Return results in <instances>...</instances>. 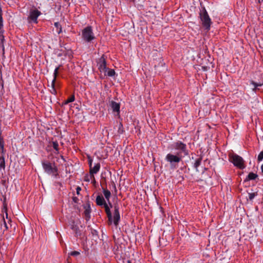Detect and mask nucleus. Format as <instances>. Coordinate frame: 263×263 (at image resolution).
I'll use <instances>...</instances> for the list:
<instances>
[{
    "mask_svg": "<svg viewBox=\"0 0 263 263\" xmlns=\"http://www.w3.org/2000/svg\"><path fill=\"white\" fill-rule=\"evenodd\" d=\"M173 148L178 151L176 155L169 153L165 157V160L170 164L171 168L175 170L178 164L182 160L183 157L189 155V151L186 145L180 141H177L172 144Z\"/></svg>",
    "mask_w": 263,
    "mask_h": 263,
    "instance_id": "nucleus-1",
    "label": "nucleus"
},
{
    "mask_svg": "<svg viewBox=\"0 0 263 263\" xmlns=\"http://www.w3.org/2000/svg\"><path fill=\"white\" fill-rule=\"evenodd\" d=\"M105 208V211L108 218V223L109 225L112 224L114 223V225L117 227L119 225V221H120V215L119 213V208L118 205L114 206V215L112 216L110 208L107 203L103 205Z\"/></svg>",
    "mask_w": 263,
    "mask_h": 263,
    "instance_id": "nucleus-2",
    "label": "nucleus"
},
{
    "mask_svg": "<svg viewBox=\"0 0 263 263\" xmlns=\"http://www.w3.org/2000/svg\"><path fill=\"white\" fill-rule=\"evenodd\" d=\"M42 165L46 173L57 177L58 176V168L54 162H50L48 160H43L42 161Z\"/></svg>",
    "mask_w": 263,
    "mask_h": 263,
    "instance_id": "nucleus-3",
    "label": "nucleus"
},
{
    "mask_svg": "<svg viewBox=\"0 0 263 263\" xmlns=\"http://www.w3.org/2000/svg\"><path fill=\"white\" fill-rule=\"evenodd\" d=\"M199 17L202 26L205 30L209 31L210 29L212 21L204 7H201L200 10Z\"/></svg>",
    "mask_w": 263,
    "mask_h": 263,
    "instance_id": "nucleus-4",
    "label": "nucleus"
},
{
    "mask_svg": "<svg viewBox=\"0 0 263 263\" xmlns=\"http://www.w3.org/2000/svg\"><path fill=\"white\" fill-rule=\"evenodd\" d=\"M80 222L79 219L75 220L72 218H71L68 222V226L73 231L74 236L76 237H81L82 236L84 237L85 236L84 233L83 232V231L80 229V228L79 226ZM80 227L83 228V226L81 225Z\"/></svg>",
    "mask_w": 263,
    "mask_h": 263,
    "instance_id": "nucleus-5",
    "label": "nucleus"
},
{
    "mask_svg": "<svg viewBox=\"0 0 263 263\" xmlns=\"http://www.w3.org/2000/svg\"><path fill=\"white\" fill-rule=\"evenodd\" d=\"M82 39L86 42L89 43L95 39L92 28L91 26H87L82 31Z\"/></svg>",
    "mask_w": 263,
    "mask_h": 263,
    "instance_id": "nucleus-6",
    "label": "nucleus"
},
{
    "mask_svg": "<svg viewBox=\"0 0 263 263\" xmlns=\"http://www.w3.org/2000/svg\"><path fill=\"white\" fill-rule=\"evenodd\" d=\"M229 160L233 163L234 166L240 169H243L245 167L243 159L237 154H233L230 155Z\"/></svg>",
    "mask_w": 263,
    "mask_h": 263,
    "instance_id": "nucleus-7",
    "label": "nucleus"
},
{
    "mask_svg": "<svg viewBox=\"0 0 263 263\" xmlns=\"http://www.w3.org/2000/svg\"><path fill=\"white\" fill-rule=\"evenodd\" d=\"M41 14V12L36 9H31L28 17L29 23H37V17Z\"/></svg>",
    "mask_w": 263,
    "mask_h": 263,
    "instance_id": "nucleus-8",
    "label": "nucleus"
},
{
    "mask_svg": "<svg viewBox=\"0 0 263 263\" xmlns=\"http://www.w3.org/2000/svg\"><path fill=\"white\" fill-rule=\"evenodd\" d=\"M97 66L98 69L101 72L106 73L108 69L106 67V58L104 54H103L101 57L99 59L97 62Z\"/></svg>",
    "mask_w": 263,
    "mask_h": 263,
    "instance_id": "nucleus-9",
    "label": "nucleus"
},
{
    "mask_svg": "<svg viewBox=\"0 0 263 263\" xmlns=\"http://www.w3.org/2000/svg\"><path fill=\"white\" fill-rule=\"evenodd\" d=\"M60 66L57 67L54 69V73H53V79L51 83V89L50 90V92L52 94H53L54 95H55L57 94V90L55 88V83L57 77L58 75V70L60 68Z\"/></svg>",
    "mask_w": 263,
    "mask_h": 263,
    "instance_id": "nucleus-10",
    "label": "nucleus"
},
{
    "mask_svg": "<svg viewBox=\"0 0 263 263\" xmlns=\"http://www.w3.org/2000/svg\"><path fill=\"white\" fill-rule=\"evenodd\" d=\"M84 209H85L84 214L85 215V219L87 221H88L90 218V213L91 211L89 202L87 203L86 205H84Z\"/></svg>",
    "mask_w": 263,
    "mask_h": 263,
    "instance_id": "nucleus-11",
    "label": "nucleus"
},
{
    "mask_svg": "<svg viewBox=\"0 0 263 263\" xmlns=\"http://www.w3.org/2000/svg\"><path fill=\"white\" fill-rule=\"evenodd\" d=\"M100 168V164L99 163H96L93 167L92 166L90 167L89 173L91 175V178H93V179H95L93 175L97 174L99 171Z\"/></svg>",
    "mask_w": 263,
    "mask_h": 263,
    "instance_id": "nucleus-12",
    "label": "nucleus"
},
{
    "mask_svg": "<svg viewBox=\"0 0 263 263\" xmlns=\"http://www.w3.org/2000/svg\"><path fill=\"white\" fill-rule=\"evenodd\" d=\"M110 106L111 109H112L113 112H117L118 113H119L120 108V105L119 103H117L116 102H115L114 101H112L110 103Z\"/></svg>",
    "mask_w": 263,
    "mask_h": 263,
    "instance_id": "nucleus-13",
    "label": "nucleus"
},
{
    "mask_svg": "<svg viewBox=\"0 0 263 263\" xmlns=\"http://www.w3.org/2000/svg\"><path fill=\"white\" fill-rule=\"evenodd\" d=\"M96 202L97 204L99 206H103L106 203L104 198L101 195H99L97 196Z\"/></svg>",
    "mask_w": 263,
    "mask_h": 263,
    "instance_id": "nucleus-14",
    "label": "nucleus"
},
{
    "mask_svg": "<svg viewBox=\"0 0 263 263\" xmlns=\"http://www.w3.org/2000/svg\"><path fill=\"white\" fill-rule=\"evenodd\" d=\"M102 189H103V194L105 196V198L106 199V200L108 201V203H109V204L110 205V207H112V204L111 203L109 202V198L111 196V193L110 192L106 189H104V187H102Z\"/></svg>",
    "mask_w": 263,
    "mask_h": 263,
    "instance_id": "nucleus-15",
    "label": "nucleus"
},
{
    "mask_svg": "<svg viewBox=\"0 0 263 263\" xmlns=\"http://www.w3.org/2000/svg\"><path fill=\"white\" fill-rule=\"evenodd\" d=\"M258 177V175L253 172L250 173L245 179V181H248L249 180H255Z\"/></svg>",
    "mask_w": 263,
    "mask_h": 263,
    "instance_id": "nucleus-16",
    "label": "nucleus"
},
{
    "mask_svg": "<svg viewBox=\"0 0 263 263\" xmlns=\"http://www.w3.org/2000/svg\"><path fill=\"white\" fill-rule=\"evenodd\" d=\"M54 26L55 28L56 32L58 34H60L62 32V28L61 24L59 22H55L54 24Z\"/></svg>",
    "mask_w": 263,
    "mask_h": 263,
    "instance_id": "nucleus-17",
    "label": "nucleus"
},
{
    "mask_svg": "<svg viewBox=\"0 0 263 263\" xmlns=\"http://www.w3.org/2000/svg\"><path fill=\"white\" fill-rule=\"evenodd\" d=\"M52 146L55 150L54 153L55 154H58L59 153L58 142L57 141H52Z\"/></svg>",
    "mask_w": 263,
    "mask_h": 263,
    "instance_id": "nucleus-18",
    "label": "nucleus"
},
{
    "mask_svg": "<svg viewBox=\"0 0 263 263\" xmlns=\"http://www.w3.org/2000/svg\"><path fill=\"white\" fill-rule=\"evenodd\" d=\"M0 224H1V227H2L3 224L4 225L5 229L3 230V232H4L5 231H6L8 229V227L5 221L4 215L3 216L2 219L0 221Z\"/></svg>",
    "mask_w": 263,
    "mask_h": 263,
    "instance_id": "nucleus-19",
    "label": "nucleus"
},
{
    "mask_svg": "<svg viewBox=\"0 0 263 263\" xmlns=\"http://www.w3.org/2000/svg\"><path fill=\"white\" fill-rule=\"evenodd\" d=\"M202 157H200V158H198L194 164V167L196 168L197 171H198V167L200 165L201 161H202Z\"/></svg>",
    "mask_w": 263,
    "mask_h": 263,
    "instance_id": "nucleus-20",
    "label": "nucleus"
},
{
    "mask_svg": "<svg viewBox=\"0 0 263 263\" xmlns=\"http://www.w3.org/2000/svg\"><path fill=\"white\" fill-rule=\"evenodd\" d=\"M5 160L3 156L0 157V169L5 170Z\"/></svg>",
    "mask_w": 263,
    "mask_h": 263,
    "instance_id": "nucleus-21",
    "label": "nucleus"
},
{
    "mask_svg": "<svg viewBox=\"0 0 263 263\" xmlns=\"http://www.w3.org/2000/svg\"><path fill=\"white\" fill-rule=\"evenodd\" d=\"M3 17L2 14V11L0 9V35L4 33V30H3Z\"/></svg>",
    "mask_w": 263,
    "mask_h": 263,
    "instance_id": "nucleus-22",
    "label": "nucleus"
},
{
    "mask_svg": "<svg viewBox=\"0 0 263 263\" xmlns=\"http://www.w3.org/2000/svg\"><path fill=\"white\" fill-rule=\"evenodd\" d=\"M107 71V76L109 77H113L115 75L116 72L114 69H108Z\"/></svg>",
    "mask_w": 263,
    "mask_h": 263,
    "instance_id": "nucleus-23",
    "label": "nucleus"
},
{
    "mask_svg": "<svg viewBox=\"0 0 263 263\" xmlns=\"http://www.w3.org/2000/svg\"><path fill=\"white\" fill-rule=\"evenodd\" d=\"M257 195V193H249V199L252 200L255 196Z\"/></svg>",
    "mask_w": 263,
    "mask_h": 263,
    "instance_id": "nucleus-24",
    "label": "nucleus"
},
{
    "mask_svg": "<svg viewBox=\"0 0 263 263\" xmlns=\"http://www.w3.org/2000/svg\"><path fill=\"white\" fill-rule=\"evenodd\" d=\"M0 148L2 150V153H4V142L3 140V138H0Z\"/></svg>",
    "mask_w": 263,
    "mask_h": 263,
    "instance_id": "nucleus-25",
    "label": "nucleus"
},
{
    "mask_svg": "<svg viewBox=\"0 0 263 263\" xmlns=\"http://www.w3.org/2000/svg\"><path fill=\"white\" fill-rule=\"evenodd\" d=\"M80 254V252L77 251H72L69 253V255H71L72 256H77L79 255Z\"/></svg>",
    "mask_w": 263,
    "mask_h": 263,
    "instance_id": "nucleus-26",
    "label": "nucleus"
},
{
    "mask_svg": "<svg viewBox=\"0 0 263 263\" xmlns=\"http://www.w3.org/2000/svg\"><path fill=\"white\" fill-rule=\"evenodd\" d=\"M251 83L253 85L255 86V88L253 89V90L255 91L256 90V88L258 86H261L262 85V84L260 83H257L256 82H255L253 81H252Z\"/></svg>",
    "mask_w": 263,
    "mask_h": 263,
    "instance_id": "nucleus-27",
    "label": "nucleus"
},
{
    "mask_svg": "<svg viewBox=\"0 0 263 263\" xmlns=\"http://www.w3.org/2000/svg\"><path fill=\"white\" fill-rule=\"evenodd\" d=\"M74 99H75L74 96L72 95L67 99V102H69V103L72 102L74 101Z\"/></svg>",
    "mask_w": 263,
    "mask_h": 263,
    "instance_id": "nucleus-28",
    "label": "nucleus"
},
{
    "mask_svg": "<svg viewBox=\"0 0 263 263\" xmlns=\"http://www.w3.org/2000/svg\"><path fill=\"white\" fill-rule=\"evenodd\" d=\"M263 159V151H261L258 155L257 160L258 161H261Z\"/></svg>",
    "mask_w": 263,
    "mask_h": 263,
    "instance_id": "nucleus-29",
    "label": "nucleus"
},
{
    "mask_svg": "<svg viewBox=\"0 0 263 263\" xmlns=\"http://www.w3.org/2000/svg\"><path fill=\"white\" fill-rule=\"evenodd\" d=\"M91 233L93 236H97L98 235V232L96 230H94L93 229H91Z\"/></svg>",
    "mask_w": 263,
    "mask_h": 263,
    "instance_id": "nucleus-30",
    "label": "nucleus"
},
{
    "mask_svg": "<svg viewBox=\"0 0 263 263\" xmlns=\"http://www.w3.org/2000/svg\"><path fill=\"white\" fill-rule=\"evenodd\" d=\"M72 200L74 203H78L79 201L78 198L75 196L72 197Z\"/></svg>",
    "mask_w": 263,
    "mask_h": 263,
    "instance_id": "nucleus-31",
    "label": "nucleus"
},
{
    "mask_svg": "<svg viewBox=\"0 0 263 263\" xmlns=\"http://www.w3.org/2000/svg\"><path fill=\"white\" fill-rule=\"evenodd\" d=\"M92 160L90 157H88V164H89V167H91L92 166Z\"/></svg>",
    "mask_w": 263,
    "mask_h": 263,
    "instance_id": "nucleus-32",
    "label": "nucleus"
},
{
    "mask_svg": "<svg viewBox=\"0 0 263 263\" xmlns=\"http://www.w3.org/2000/svg\"><path fill=\"white\" fill-rule=\"evenodd\" d=\"M81 191V188L80 186H78L76 189L77 194V195L80 194V192Z\"/></svg>",
    "mask_w": 263,
    "mask_h": 263,
    "instance_id": "nucleus-33",
    "label": "nucleus"
},
{
    "mask_svg": "<svg viewBox=\"0 0 263 263\" xmlns=\"http://www.w3.org/2000/svg\"><path fill=\"white\" fill-rule=\"evenodd\" d=\"M5 214H6V217L7 219H8V213H7L6 211H5Z\"/></svg>",
    "mask_w": 263,
    "mask_h": 263,
    "instance_id": "nucleus-34",
    "label": "nucleus"
},
{
    "mask_svg": "<svg viewBox=\"0 0 263 263\" xmlns=\"http://www.w3.org/2000/svg\"><path fill=\"white\" fill-rule=\"evenodd\" d=\"M61 157L64 161H65V160L63 156H61Z\"/></svg>",
    "mask_w": 263,
    "mask_h": 263,
    "instance_id": "nucleus-35",
    "label": "nucleus"
},
{
    "mask_svg": "<svg viewBox=\"0 0 263 263\" xmlns=\"http://www.w3.org/2000/svg\"><path fill=\"white\" fill-rule=\"evenodd\" d=\"M261 172L263 173V164L261 166Z\"/></svg>",
    "mask_w": 263,
    "mask_h": 263,
    "instance_id": "nucleus-36",
    "label": "nucleus"
},
{
    "mask_svg": "<svg viewBox=\"0 0 263 263\" xmlns=\"http://www.w3.org/2000/svg\"><path fill=\"white\" fill-rule=\"evenodd\" d=\"M69 102H67V100L65 101L64 102V104H67L68 103H69Z\"/></svg>",
    "mask_w": 263,
    "mask_h": 263,
    "instance_id": "nucleus-37",
    "label": "nucleus"
},
{
    "mask_svg": "<svg viewBox=\"0 0 263 263\" xmlns=\"http://www.w3.org/2000/svg\"><path fill=\"white\" fill-rule=\"evenodd\" d=\"M2 40H4V35H2Z\"/></svg>",
    "mask_w": 263,
    "mask_h": 263,
    "instance_id": "nucleus-38",
    "label": "nucleus"
},
{
    "mask_svg": "<svg viewBox=\"0 0 263 263\" xmlns=\"http://www.w3.org/2000/svg\"><path fill=\"white\" fill-rule=\"evenodd\" d=\"M114 188H115V189H116V185H115V183H114Z\"/></svg>",
    "mask_w": 263,
    "mask_h": 263,
    "instance_id": "nucleus-39",
    "label": "nucleus"
},
{
    "mask_svg": "<svg viewBox=\"0 0 263 263\" xmlns=\"http://www.w3.org/2000/svg\"><path fill=\"white\" fill-rule=\"evenodd\" d=\"M127 263H132V262L130 260H128Z\"/></svg>",
    "mask_w": 263,
    "mask_h": 263,
    "instance_id": "nucleus-40",
    "label": "nucleus"
},
{
    "mask_svg": "<svg viewBox=\"0 0 263 263\" xmlns=\"http://www.w3.org/2000/svg\"><path fill=\"white\" fill-rule=\"evenodd\" d=\"M11 219H8V222H11Z\"/></svg>",
    "mask_w": 263,
    "mask_h": 263,
    "instance_id": "nucleus-41",
    "label": "nucleus"
},
{
    "mask_svg": "<svg viewBox=\"0 0 263 263\" xmlns=\"http://www.w3.org/2000/svg\"><path fill=\"white\" fill-rule=\"evenodd\" d=\"M258 2H261V0H258Z\"/></svg>",
    "mask_w": 263,
    "mask_h": 263,
    "instance_id": "nucleus-42",
    "label": "nucleus"
},
{
    "mask_svg": "<svg viewBox=\"0 0 263 263\" xmlns=\"http://www.w3.org/2000/svg\"><path fill=\"white\" fill-rule=\"evenodd\" d=\"M258 2H261V0H258Z\"/></svg>",
    "mask_w": 263,
    "mask_h": 263,
    "instance_id": "nucleus-43",
    "label": "nucleus"
}]
</instances>
